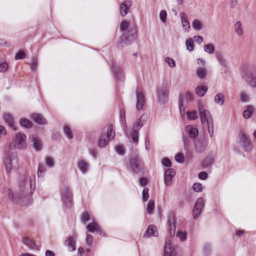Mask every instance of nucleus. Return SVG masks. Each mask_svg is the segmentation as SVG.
Returning a JSON list of instances; mask_svg holds the SVG:
<instances>
[{
	"instance_id": "f257e3e1",
	"label": "nucleus",
	"mask_w": 256,
	"mask_h": 256,
	"mask_svg": "<svg viewBox=\"0 0 256 256\" xmlns=\"http://www.w3.org/2000/svg\"><path fill=\"white\" fill-rule=\"evenodd\" d=\"M120 30L122 32V35L120 38V42L118 43V48H122L124 44H129L134 42L136 40V30L132 26H130L129 22L126 20L122 22L120 24Z\"/></svg>"
},
{
	"instance_id": "f03ea898",
	"label": "nucleus",
	"mask_w": 256,
	"mask_h": 256,
	"mask_svg": "<svg viewBox=\"0 0 256 256\" xmlns=\"http://www.w3.org/2000/svg\"><path fill=\"white\" fill-rule=\"evenodd\" d=\"M256 66L252 64L243 65L240 68L242 78L251 87H256Z\"/></svg>"
},
{
	"instance_id": "7ed1b4c3",
	"label": "nucleus",
	"mask_w": 256,
	"mask_h": 256,
	"mask_svg": "<svg viewBox=\"0 0 256 256\" xmlns=\"http://www.w3.org/2000/svg\"><path fill=\"white\" fill-rule=\"evenodd\" d=\"M200 116L202 124L206 122L208 132L210 136L214 134L212 118L209 111L202 108L199 109Z\"/></svg>"
},
{
	"instance_id": "20e7f679",
	"label": "nucleus",
	"mask_w": 256,
	"mask_h": 256,
	"mask_svg": "<svg viewBox=\"0 0 256 256\" xmlns=\"http://www.w3.org/2000/svg\"><path fill=\"white\" fill-rule=\"evenodd\" d=\"M146 121V116L142 115L139 119L138 122L135 124L132 129V132L130 134L131 140L130 142H133L137 144L138 142V132L143 126Z\"/></svg>"
},
{
	"instance_id": "39448f33",
	"label": "nucleus",
	"mask_w": 256,
	"mask_h": 256,
	"mask_svg": "<svg viewBox=\"0 0 256 256\" xmlns=\"http://www.w3.org/2000/svg\"><path fill=\"white\" fill-rule=\"evenodd\" d=\"M129 164L132 170L136 174L140 172L144 169V164L138 156L130 157Z\"/></svg>"
},
{
	"instance_id": "423d86ee",
	"label": "nucleus",
	"mask_w": 256,
	"mask_h": 256,
	"mask_svg": "<svg viewBox=\"0 0 256 256\" xmlns=\"http://www.w3.org/2000/svg\"><path fill=\"white\" fill-rule=\"evenodd\" d=\"M238 144L246 152H250L252 150V145L248 136L244 132H240L238 135Z\"/></svg>"
},
{
	"instance_id": "0eeeda50",
	"label": "nucleus",
	"mask_w": 256,
	"mask_h": 256,
	"mask_svg": "<svg viewBox=\"0 0 256 256\" xmlns=\"http://www.w3.org/2000/svg\"><path fill=\"white\" fill-rule=\"evenodd\" d=\"M6 170L8 172L11 171L14 168H16L18 164V159L16 155L10 152L8 153L4 159Z\"/></svg>"
},
{
	"instance_id": "6e6552de",
	"label": "nucleus",
	"mask_w": 256,
	"mask_h": 256,
	"mask_svg": "<svg viewBox=\"0 0 256 256\" xmlns=\"http://www.w3.org/2000/svg\"><path fill=\"white\" fill-rule=\"evenodd\" d=\"M158 100L159 102L164 104L166 101L168 94V86L166 84H162L156 90Z\"/></svg>"
},
{
	"instance_id": "1a4fd4ad",
	"label": "nucleus",
	"mask_w": 256,
	"mask_h": 256,
	"mask_svg": "<svg viewBox=\"0 0 256 256\" xmlns=\"http://www.w3.org/2000/svg\"><path fill=\"white\" fill-rule=\"evenodd\" d=\"M72 194L70 188L64 187L62 190V200L65 206L70 208L72 206Z\"/></svg>"
},
{
	"instance_id": "9d476101",
	"label": "nucleus",
	"mask_w": 256,
	"mask_h": 256,
	"mask_svg": "<svg viewBox=\"0 0 256 256\" xmlns=\"http://www.w3.org/2000/svg\"><path fill=\"white\" fill-rule=\"evenodd\" d=\"M14 147L18 149H23L26 147V136L22 133L18 132L15 136Z\"/></svg>"
},
{
	"instance_id": "9b49d317",
	"label": "nucleus",
	"mask_w": 256,
	"mask_h": 256,
	"mask_svg": "<svg viewBox=\"0 0 256 256\" xmlns=\"http://www.w3.org/2000/svg\"><path fill=\"white\" fill-rule=\"evenodd\" d=\"M25 186V182H22L20 185V192H16L13 194L12 190L10 188L8 190V198L13 201L17 202L23 196V192H24V188Z\"/></svg>"
},
{
	"instance_id": "f8f14e48",
	"label": "nucleus",
	"mask_w": 256,
	"mask_h": 256,
	"mask_svg": "<svg viewBox=\"0 0 256 256\" xmlns=\"http://www.w3.org/2000/svg\"><path fill=\"white\" fill-rule=\"evenodd\" d=\"M204 206V202L202 198H199L196 201L193 210V217L196 219L201 214Z\"/></svg>"
},
{
	"instance_id": "ddd939ff",
	"label": "nucleus",
	"mask_w": 256,
	"mask_h": 256,
	"mask_svg": "<svg viewBox=\"0 0 256 256\" xmlns=\"http://www.w3.org/2000/svg\"><path fill=\"white\" fill-rule=\"evenodd\" d=\"M28 140L36 150L40 151L42 150V140L36 135L34 134L30 135Z\"/></svg>"
},
{
	"instance_id": "4468645a",
	"label": "nucleus",
	"mask_w": 256,
	"mask_h": 256,
	"mask_svg": "<svg viewBox=\"0 0 256 256\" xmlns=\"http://www.w3.org/2000/svg\"><path fill=\"white\" fill-rule=\"evenodd\" d=\"M207 145V141L204 138L197 140L195 141V150L198 152H202L204 151Z\"/></svg>"
},
{
	"instance_id": "2eb2a0df",
	"label": "nucleus",
	"mask_w": 256,
	"mask_h": 256,
	"mask_svg": "<svg viewBox=\"0 0 256 256\" xmlns=\"http://www.w3.org/2000/svg\"><path fill=\"white\" fill-rule=\"evenodd\" d=\"M136 108L139 110L142 109L145 104V98L144 95L140 92L137 91L136 92Z\"/></svg>"
},
{
	"instance_id": "dca6fc26",
	"label": "nucleus",
	"mask_w": 256,
	"mask_h": 256,
	"mask_svg": "<svg viewBox=\"0 0 256 256\" xmlns=\"http://www.w3.org/2000/svg\"><path fill=\"white\" fill-rule=\"evenodd\" d=\"M168 225L170 236L172 234L174 235L176 226L175 224L174 217V214H170L168 216Z\"/></svg>"
},
{
	"instance_id": "f3484780",
	"label": "nucleus",
	"mask_w": 256,
	"mask_h": 256,
	"mask_svg": "<svg viewBox=\"0 0 256 256\" xmlns=\"http://www.w3.org/2000/svg\"><path fill=\"white\" fill-rule=\"evenodd\" d=\"M131 0H125L122 3L120 6V12L122 16H125L128 12V10L132 6Z\"/></svg>"
},
{
	"instance_id": "a211bd4d",
	"label": "nucleus",
	"mask_w": 256,
	"mask_h": 256,
	"mask_svg": "<svg viewBox=\"0 0 256 256\" xmlns=\"http://www.w3.org/2000/svg\"><path fill=\"white\" fill-rule=\"evenodd\" d=\"M175 172L172 168H168L164 172V183L166 186H170L172 178L174 176Z\"/></svg>"
},
{
	"instance_id": "6ab92c4d",
	"label": "nucleus",
	"mask_w": 256,
	"mask_h": 256,
	"mask_svg": "<svg viewBox=\"0 0 256 256\" xmlns=\"http://www.w3.org/2000/svg\"><path fill=\"white\" fill-rule=\"evenodd\" d=\"M86 229L88 232H91L96 231L99 232L100 234H102L103 233V232L100 230V228L94 220H92L90 224L86 226Z\"/></svg>"
},
{
	"instance_id": "aec40b11",
	"label": "nucleus",
	"mask_w": 256,
	"mask_h": 256,
	"mask_svg": "<svg viewBox=\"0 0 256 256\" xmlns=\"http://www.w3.org/2000/svg\"><path fill=\"white\" fill-rule=\"evenodd\" d=\"M180 17L183 28L184 30L188 32L190 28V24L186 14L184 12H182L180 13Z\"/></svg>"
},
{
	"instance_id": "412c9836",
	"label": "nucleus",
	"mask_w": 256,
	"mask_h": 256,
	"mask_svg": "<svg viewBox=\"0 0 256 256\" xmlns=\"http://www.w3.org/2000/svg\"><path fill=\"white\" fill-rule=\"evenodd\" d=\"M64 245L68 248L69 251L76 250V240L72 236L68 237L64 242Z\"/></svg>"
},
{
	"instance_id": "4be33fe9",
	"label": "nucleus",
	"mask_w": 256,
	"mask_h": 256,
	"mask_svg": "<svg viewBox=\"0 0 256 256\" xmlns=\"http://www.w3.org/2000/svg\"><path fill=\"white\" fill-rule=\"evenodd\" d=\"M164 256H176L174 248H172L169 242H166L164 246Z\"/></svg>"
},
{
	"instance_id": "5701e85b",
	"label": "nucleus",
	"mask_w": 256,
	"mask_h": 256,
	"mask_svg": "<svg viewBox=\"0 0 256 256\" xmlns=\"http://www.w3.org/2000/svg\"><path fill=\"white\" fill-rule=\"evenodd\" d=\"M158 234V232L156 228L154 226H150L148 228L146 232L144 234V237L148 238L150 236H156Z\"/></svg>"
},
{
	"instance_id": "b1692460",
	"label": "nucleus",
	"mask_w": 256,
	"mask_h": 256,
	"mask_svg": "<svg viewBox=\"0 0 256 256\" xmlns=\"http://www.w3.org/2000/svg\"><path fill=\"white\" fill-rule=\"evenodd\" d=\"M182 140L184 142V149L186 152V156L188 158H192V150L190 148L188 139L184 136L182 137Z\"/></svg>"
},
{
	"instance_id": "393cba45",
	"label": "nucleus",
	"mask_w": 256,
	"mask_h": 256,
	"mask_svg": "<svg viewBox=\"0 0 256 256\" xmlns=\"http://www.w3.org/2000/svg\"><path fill=\"white\" fill-rule=\"evenodd\" d=\"M32 118L35 122L39 124H47V122L44 116L38 114H34L32 116Z\"/></svg>"
},
{
	"instance_id": "a878e982",
	"label": "nucleus",
	"mask_w": 256,
	"mask_h": 256,
	"mask_svg": "<svg viewBox=\"0 0 256 256\" xmlns=\"http://www.w3.org/2000/svg\"><path fill=\"white\" fill-rule=\"evenodd\" d=\"M185 98L186 100H193V94L190 92H187L181 96L180 97L179 106L180 110L184 106V99Z\"/></svg>"
},
{
	"instance_id": "bb28decb",
	"label": "nucleus",
	"mask_w": 256,
	"mask_h": 256,
	"mask_svg": "<svg viewBox=\"0 0 256 256\" xmlns=\"http://www.w3.org/2000/svg\"><path fill=\"white\" fill-rule=\"evenodd\" d=\"M4 121L12 128L16 130V128L14 126V120L12 116L10 114H6L4 116Z\"/></svg>"
},
{
	"instance_id": "cd10ccee",
	"label": "nucleus",
	"mask_w": 256,
	"mask_h": 256,
	"mask_svg": "<svg viewBox=\"0 0 256 256\" xmlns=\"http://www.w3.org/2000/svg\"><path fill=\"white\" fill-rule=\"evenodd\" d=\"M23 243L32 249H38L39 246L33 242L32 240L25 238L23 239Z\"/></svg>"
},
{
	"instance_id": "c85d7f7f",
	"label": "nucleus",
	"mask_w": 256,
	"mask_h": 256,
	"mask_svg": "<svg viewBox=\"0 0 256 256\" xmlns=\"http://www.w3.org/2000/svg\"><path fill=\"white\" fill-rule=\"evenodd\" d=\"M189 136L191 138H196L198 134V130L196 128H194L192 126H188L186 128Z\"/></svg>"
},
{
	"instance_id": "c756f323",
	"label": "nucleus",
	"mask_w": 256,
	"mask_h": 256,
	"mask_svg": "<svg viewBox=\"0 0 256 256\" xmlns=\"http://www.w3.org/2000/svg\"><path fill=\"white\" fill-rule=\"evenodd\" d=\"M208 91V87L205 86H198L195 90L196 94L199 96H203Z\"/></svg>"
},
{
	"instance_id": "7c9ffc66",
	"label": "nucleus",
	"mask_w": 256,
	"mask_h": 256,
	"mask_svg": "<svg viewBox=\"0 0 256 256\" xmlns=\"http://www.w3.org/2000/svg\"><path fill=\"white\" fill-rule=\"evenodd\" d=\"M216 56L218 61L222 66H226V60L222 52H216Z\"/></svg>"
},
{
	"instance_id": "2f4dec72",
	"label": "nucleus",
	"mask_w": 256,
	"mask_h": 256,
	"mask_svg": "<svg viewBox=\"0 0 256 256\" xmlns=\"http://www.w3.org/2000/svg\"><path fill=\"white\" fill-rule=\"evenodd\" d=\"M109 141L106 136H101L98 140V146L101 148H104L108 144Z\"/></svg>"
},
{
	"instance_id": "473e14b6",
	"label": "nucleus",
	"mask_w": 256,
	"mask_h": 256,
	"mask_svg": "<svg viewBox=\"0 0 256 256\" xmlns=\"http://www.w3.org/2000/svg\"><path fill=\"white\" fill-rule=\"evenodd\" d=\"M216 104L220 106L223 105L224 102V96L222 93L217 94L214 98Z\"/></svg>"
},
{
	"instance_id": "72a5a7b5",
	"label": "nucleus",
	"mask_w": 256,
	"mask_h": 256,
	"mask_svg": "<svg viewBox=\"0 0 256 256\" xmlns=\"http://www.w3.org/2000/svg\"><path fill=\"white\" fill-rule=\"evenodd\" d=\"M254 110V108L252 106H248L246 109L243 112L244 117L246 118H250L252 116Z\"/></svg>"
},
{
	"instance_id": "f704fd0d",
	"label": "nucleus",
	"mask_w": 256,
	"mask_h": 256,
	"mask_svg": "<svg viewBox=\"0 0 256 256\" xmlns=\"http://www.w3.org/2000/svg\"><path fill=\"white\" fill-rule=\"evenodd\" d=\"M235 32L239 36L243 35L244 31L242 27V24L240 22L238 21L234 24Z\"/></svg>"
},
{
	"instance_id": "c9c22d12",
	"label": "nucleus",
	"mask_w": 256,
	"mask_h": 256,
	"mask_svg": "<svg viewBox=\"0 0 256 256\" xmlns=\"http://www.w3.org/2000/svg\"><path fill=\"white\" fill-rule=\"evenodd\" d=\"M79 169L82 173H86L88 169V164L83 160H80L78 164Z\"/></svg>"
},
{
	"instance_id": "e433bc0d",
	"label": "nucleus",
	"mask_w": 256,
	"mask_h": 256,
	"mask_svg": "<svg viewBox=\"0 0 256 256\" xmlns=\"http://www.w3.org/2000/svg\"><path fill=\"white\" fill-rule=\"evenodd\" d=\"M108 140L114 139L115 137V132L113 130V128L112 124L108 126L107 128V136H106Z\"/></svg>"
},
{
	"instance_id": "4c0bfd02",
	"label": "nucleus",
	"mask_w": 256,
	"mask_h": 256,
	"mask_svg": "<svg viewBox=\"0 0 256 256\" xmlns=\"http://www.w3.org/2000/svg\"><path fill=\"white\" fill-rule=\"evenodd\" d=\"M20 123L22 126L27 128H32V124L30 120L24 118L20 119Z\"/></svg>"
},
{
	"instance_id": "58836bf2",
	"label": "nucleus",
	"mask_w": 256,
	"mask_h": 256,
	"mask_svg": "<svg viewBox=\"0 0 256 256\" xmlns=\"http://www.w3.org/2000/svg\"><path fill=\"white\" fill-rule=\"evenodd\" d=\"M206 69L205 68H200L196 70V74L200 78H204L206 75Z\"/></svg>"
},
{
	"instance_id": "ea45409f",
	"label": "nucleus",
	"mask_w": 256,
	"mask_h": 256,
	"mask_svg": "<svg viewBox=\"0 0 256 256\" xmlns=\"http://www.w3.org/2000/svg\"><path fill=\"white\" fill-rule=\"evenodd\" d=\"M215 47L212 44H206L204 46V51L212 54L214 52Z\"/></svg>"
},
{
	"instance_id": "a19ab883",
	"label": "nucleus",
	"mask_w": 256,
	"mask_h": 256,
	"mask_svg": "<svg viewBox=\"0 0 256 256\" xmlns=\"http://www.w3.org/2000/svg\"><path fill=\"white\" fill-rule=\"evenodd\" d=\"M192 26V28L196 30H200L203 28L202 22L198 20H194L193 21Z\"/></svg>"
},
{
	"instance_id": "79ce46f5",
	"label": "nucleus",
	"mask_w": 256,
	"mask_h": 256,
	"mask_svg": "<svg viewBox=\"0 0 256 256\" xmlns=\"http://www.w3.org/2000/svg\"><path fill=\"white\" fill-rule=\"evenodd\" d=\"M186 45L188 50L190 52L194 50V40L192 38H188L186 40Z\"/></svg>"
},
{
	"instance_id": "37998d69",
	"label": "nucleus",
	"mask_w": 256,
	"mask_h": 256,
	"mask_svg": "<svg viewBox=\"0 0 256 256\" xmlns=\"http://www.w3.org/2000/svg\"><path fill=\"white\" fill-rule=\"evenodd\" d=\"M154 208V202L153 200H150L146 206L147 213L151 214L152 213V211Z\"/></svg>"
},
{
	"instance_id": "c03bdc74",
	"label": "nucleus",
	"mask_w": 256,
	"mask_h": 256,
	"mask_svg": "<svg viewBox=\"0 0 256 256\" xmlns=\"http://www.w3.org/2000/svg\"><path fill=\"white\" fill-rule=\"evenodd\" d=\"M186 114L188 118L190 120H196L198 118V114L196 111L187 112Z\"/></svg>"
},
{
	"instance_id": "a18cd8bd",
	"label": "nucleus",
	"mask_w": 256,
	"mask_h": 256,
	"mask_svg": "<svg viewBox=\"0 0 256 256\" xmlns=\"http://www.w3.org/2000/svg\"><path fill=\"white\" fill-rule=\"evenodd\" d=\"M213 163V159L212 158H206L202 162V166L204 168L210 166Z\"/></svg>"
},
{
	"instance_id": "49530a36",
	"label": "nucleus",
	"mask_w": 256,
	"mask_h": 256,
	"mask_svg": "<svg viewBox=\"0 0 256 256\" xmlns=\"http://www.w3.org/2000/svg\"><path fill=\"white\" fill-rule=\"evenodd\" d=\"M30 68L32 70H35L38 66V60L36 58L32 57V62L30 64Z\"/></svg>"
},
{
	"instance_id": "de8ad7c7",
	"label": "nucleus",
	"mask_w": 256,
	"mask_h": 256,
	"mask_svg": "<svg viewBox=\"0 0 256 256\" xmlns=\"http://www.w3.org/2000/svg\"><path fill=\"white\" fill-rule=\"evenodd\" d=\"M64 132L69 139H72L73 138V135L71 132L70 129L68 126H66L64 127Z\"/></svg>"
},
{
	"instance_id": "09e8293b",
	"label": "nucleus",
	"mask_w": 256,
	"mask_h": 256,
	"mask_svg": "<svg viewBox=\"0 0 256 256\" xmlns=\"http://www.w3.org/2000/svg\"><path fill=\"white\" fill-rule=\"evenodd\" d=\"M187 234L186 232L179 231L177 232L176 236L180 238L182 241H184L186 238Z\"/></svg>"
},
{
	"instance_id": "8fccbe9b",
	"label": "nucleus",
	"mask_w": 256,
	"mask_h": 256,
	"mask_svg": "<svg viewBox=\"0 0 256 256\" xmlns=\"http://www.w3.org/2000/svg\"><path fill=\"white\" fill-rule=\"evenodd\" d=\"M148 189L147 188H144L142 190V200L144 202L148 200L149 198Z\"/></svg>"
},
{
	"instance_id": "3c124183",
	"label": "nucleus",
	"mask_w": 256,
	"mask_h": 256,
	"mask_svg": "<svg viewBox=\"0 0 256 256\" xmlns=\"http://www.w3.org/2000/svg\"><path fill=\"white\" fill-rule=\"evenodd\" d=\"M90 220V215L88 212H85L82 214V218H81V220L82 222L86 223V222H88Z\"/></svg>"
},
{
	"instance_id": "603ef678",
	"label": "nucleus",
	"mask_w": 256,
	"mask_h": 256,
	"mask_svg": "<svg viewBox=\"0 0 256 256\" xmlns=\"http://www.w3.org/2000/svg\"><path fill=\"white\" fill-rule=\"evenodd\" d=\"M162 163L163 166L169 168L172 166V163L170 159L167 158H164L162 159Z\"/></svg>"
},
{
	"instance_id": "864d4df0",
	"label": "nucleus",
	"mask_w": 256,
	"mask_h": 256,
	"mask_svg": "<svg viewBox=\"0 0 256 256\" xmlns=\"http://www.w3.org/2000/svg\"><path fill=\"white\" fill-rule=\"evenodd\" d=\"M8 68V63L4 62L0 64V72H4L7 71Z\"/></svg>"
},
{
	"instance_id": "5fc2aeb1",
	"label": "nucleus",
	"mask_w": 256,
	"mask_h": 256,
	"mask_svg": "<svg viewBox=\"0 0 256 256\" xmlns=\"http://www.w3.org/2000/svg\"><path fill=\"white\" fill-rule=\"evenodd\" d=\"M165 61L166 62H167V64H168V66L170 67L174 68L176 66V63H175L174 60L173 59H172L169 57H166L165 58Z\"/></svg>"
},
{
	"instance_id": "6e6d98bb",
	"label": "nucleus",
	"mask_w": 256,
	"mask_h": 256,
	"mask_svg": "<svg viewBox=\"0 0 256 256\" xmlns=\"http://www.w3.org/2000/svg\"><path fill=\"white\" fill-rule=\"evenodd\" d=\"M192 188L196 192H200L202 190V185L200 183H195L194 184Z\"/></svg>"
},
{
	"instance_id": "4d7b16f0",
	"label": "nucleus",
	"mask_w": 256,
	"mask_h": 256,
	"mask_svg": "<svg viewBox=\"0 0 256 256\" xmlns=\"http://www.w3.org/2000/svg\"><path fill=\"white\" fill-rule=\"evenodd\" d=\"M166 16L167 14L166 11L164 10L160 11V18L162 22H166Z\"/></svg>"
},
{
	"instance_id": "13d9d810",
	"label": "nucleus",
	"mask_w": 256,
	"mask_h": 256,
	"mask_svg": "<svg viewBox=\"0 0 256 256\" xmlns=\"http://www.w3.org/2000/svg\"><path fill=\"white\" fill-rule=\"evenodd\" d=\"M46 164L49 167L52 168L54 166V160L52 158H47L46 159Z\"/></svg>"
},
{
	"instance_id": "bf43d9fd",
	"label": "nucleus",
	"mask_w": 256,
	"mask_h": 256,
	"mask_svg": "<svg viewBox=\"0 0 256 256\" xmlns=\"http://www.w3.org/2000/svg\"><path fill=\"white\" fill-rule=\"evenodd\" d=\"M26 57L25 53L22 51L19 52L15 56V59L16 60L23 59Z\"/></svg>"
},
{
	"instance_id": "052dcab7",
	"label": "nucleus",
	"mask_w": 256,
	"mask_h": 256,
	"mask_svg": "<svg viewBox=\"0 0 256 256\" xmlns=\"http://www.w3.org/2000/svg\"><path fill=\"white\" fill-rule=\"evenodd\" d=\"M46 171L45 166L42 165H39L38 170V176H41Z\"/></svg>"
},
{
	"instance_id": "680f3d73",
	"label": "nucleus",
	"mask_w": 256,
	"mask_h": 256,
	"mask_svg": "<svg viewBox=\"0 0 256 256\" xmlns=\"http://www.w3.org/2000/svg\"><path fill=\"white\" fill-rule=\"evenodd\" d=\"M175 160H176V162H180V163L183 162H184V158H183L182 154H180V153L178 154L175 156Z\"/></svg>"
},
{
	"instance_id": "e2e57ef3",
	"label": "nucleus",
	"mask_w": 256,
	"mask_h": 256,
	"mask_svg": "<svg viewBox=\"0 0 256 256\" xmlns=\"http://www.w3.org/2000/svg\"><path fill=\"white\" fill-rule=\"evenodd\" d=\"M240 100L244 102H247L248 100V95L245 92H242L240 94Z\"/></svg>"
},
{
	"instance_id": "0e129e2a",
	"label": "nucleus",
	"mask_w": 256,
	"mask_h": 256,
	"mask_svg": "<svg viewBox=\"0 0 256 256\" xmlns=\"http://www.w3.org/2000/svg\"><path fill=\"white\" fill-rule=\"evenodd\" d=\"M198 178L201 180H204L207 178L208 174L204 172H200L198 174Z\"/></svg>"
},
{
	"instance_id": "69168bd1",
	"label": "nucleus",
	"mask_w": 256,
	"mask_h": 256,
	"mask_svg": "<svg viewBox=\"0 0 256 256\" xmlns=\"http://www.w3.org/2000/svg\"><path fill=\"white\" fill-rule=\"evenodd\" d=\"M194 40L195 42L198 44L202 43L204 40L203 38L200 36H194Z\"/></svg>"
},
{
	"instance_id": "338daca9",
	"label": "nucleus",
	"mask_w": 256,
	"mask_h": 256,
	"mask_svg": "<svg viewBox=\"0 0 256 256\" xmlns=\"http://www.w3.org/2000/svg\"><path fill=\"white\" fill-rule=\"evenodd\" d=\"M116 150L117 153L120 155H123L124 154L123 148L120 146H118L116 148Z\"/></svg>"
},
{
	"instance_id": "774afa93",
	"label": "nucleus",
	"mask_w": 256,
	"mask_h": 256,
	"mask_svg": "<svg viewBox=\"0 0 256 256\" xmlns=\"http://www.w3.org/2000/svg\"><path fill=\"white\" fill-rule=\"evenodd\" d=\"M93 242V237L91 234H88L86 238V242L88 244L90 245Z\"/></svg>"
}]
</instances>
